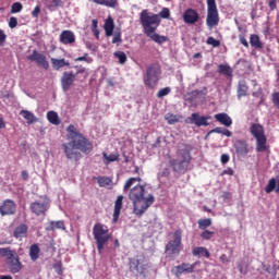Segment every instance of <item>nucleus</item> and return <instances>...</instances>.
I'll return each instance as SVG.
<instances>
[{"label":"nucleus","instance_id":"nucleus-1","mask_svg":"<svg viewBox=\"0 0 279 279\" xmlns=\"http://www.w3.org/2000/svg\"><path fill=\"white\" fill-rule=\"evenodd\" d=\"M136 182H141V177L129 178L124 183L123 193H128V197L133 204L134 215L136 217H143L147 213V209L156 202V197L154 194H147L145 185L136 184ZM134 184L136 185L134 186Z\"/></svg>","mask_w":279,"mask_h":279},{"label":"nucleus","instance_id":"nucleus-2","mask_svg":"<svg viewBox=\"0 0 279 279\" xmlns=\"http://www.w3.org/2000/svg\"><path fill=\"white\" fill-rule=\"evenodd\" d=\"M69 132L68 143L61 145L65 158L72 162H80L82 154H90L94 149L93 142L82 134L75 125L70 124L66 129Z\"/></svg>","mask_w":279,"mask_h":279},{"label":"nucleus","instance_id":"nucleus-3","mask_svg":"<svg viewBox=\"0 0 279 279\" xmlns=\"http://www.w3.org/2000/svg\"><path fill=\"white\" fill-rule=\"evenodd\" d=\"M171 16V11L169 8H163L159 14L156 13H149L148 10H143L140 13V21L141 25L144 29L145 36L147 38H150L154 43H157V45H162L163 43H167L169 40V37L159 35L156 33V29L160 26V19H169Z\"/></svg>","mask_w":279,"mask_h":279},{"label":"nucleus","instance_id":"nucleus-4","mask_svg":"<svg viewBox=\"0 0 279 279\" xmlns=\"http://www.w3.org/2000/svg\"><path fill=\"white\" fill-rule=\"evenodd\" d=\"M192 147L189 144H181L180 148L177 151V156L180 158L170 160V166L173 171L177 173H182L189 169V165H191V160L193 157L191 156Z\"/></svg>","mask_w":279,"mask_h":279},{"label":"nucleus","instance_id":"nucleus-5","mask_svg":"<svg viewBox=\"0 0 279 279\" xmlns=\"http://www.w3.org/2000/svg\"><path fill=\"white\" fill-rule=\"evenodd\" d=\"M93 235L96 241L98 254H104V247L110 241V230L101 222H97L93 227Z\"/></svg>","mask_w":279,"mask_h":279},{"label":"nucleus","instance_id":"nucleus-6","mask_svg":"<svg viewBox=\"0 0 279 279\" xmlns=\"http://www.w3.org/2000/svg\"><path fill=\"white\" fill-rule=\"evenodd\" d=\"M250 134L255 138V149L258 154L267 151V135H265V126L260 123H252Z\"/></svg>","mask_w":279,"mask_h":279},{"label":"nucleus","instance_id":"nucleus-7","mask_svg":"<svg viewBox=\"0 0 279 279\" xmlns=\"http://www.w3.org/2000/svg\"><path fill=\"white\" fill-rule=\"evenodd\" d=\"M74 69H76V72L73 71L70 72H63L61 76V88L64 93H68V90H71V86L75 83V80L77 75L82 73H86V68L82 65H75Z\"/></svg>","mask_w":279,"mask_h":279},{"label":"nucleus","instance_id":"nucleus-8","mask_svg":"<svg viewBox=\"0 0 279 279\" xmlns=\"http://www.w3.org/2000/svg\"><path fill=\"white\" fill-rule=\"evenodd\" d=\"M182 252V229H178L172 234V240L166 244V253L169 256H180Z\"/></svg>","mask_w":279,"mask_h":279},{"label":"nucleus","instance_id":"nucleus-9","mask_svg":"<svg viewBox=\"0 0 279 279\" xmlns=\"http://www.w3.org/2000/svg\"><path fill=\"white\" fill-rule=\"evenodd\" d=\"M206 25L209 29L219 25V10L216 0H207V17Z\"/></svg>","mask_w":279,"mask_h":279},{"label":"nucleus","instance_id":"nucleus-10","mask_svg":"<svg viewBox=\"0 0 279 279\" xmlns=\"http://www.w3.org/2000/svg\"><path fill=\"white\" fill-rule=\"evenodd\" d=\"M129 269L132 274H136V276H147L148 266L145 264L144 259L131 258L129 262Z\"/></svg>","mask_w":279,"mask_h":279},{"label":"nucleus","instance_id":"nucleus-11","mask_svg":"<svg viewBox=\"0 0 279 279\" xmlns=\"http://www.w3.org/2000/svg\"><path fill=\"white\" fill-rule=\"evenodd\" d=\"M199 263L195 262L194 264L181 263L180 265L173 266L171 268V274L175 278H180L183 274H195V267H197Z\"/></svg>","mask_w":279,"mask_h":279},{"label":"nucleus","instance_id":"nucleus-12","mask_svg":"<svg viewBox=\"0 0 279 279\" xmlns=\"http://www.w3.org/2000/svg\"><path fill=\"white\" fill-rule=\"evenodd\" d=\"M158 75H160V69L156 65H151L146 71V78H145V85L148 86V88H156V84H158Z\"/></svg>","mask_w":279,"mask_h":279},{"label":"nucleus","instance_id":"nucleus-13","mask_svg":"<svg viewBox=\"0 0 279 279\" xmlns=\"http://www.w3.org/2000/svg\"><path fill=\"white\" fill-rule=\"evenodd\" d=\"M27 60H29V62H36L37 66H40L45 71H49V61L47 60V56L38 52V50H33L32 54L27 57Z\"/></svg>","mask_w":279,"mask_h":279},{"label":"nucleus","instance_id":"nucleus-14","mask_svg":"<svg viewBox=\"0 0 279 279\" xmlns=\"http://www.w3.org/2000/svg\"><path fill=\"white\" fill-rule=\"evenodd\" d=\"M210 116H201L199 113H192L191 117L187 118V123L196 125V128H208L210 123Z\"/></svg>","mask_w":279,"mask_h":279},{"label":"nucleus","instance_id":"nucleus-15","mask_svg":"<svg viewBox=\"0 0 279 279\" xmlns=\"http://www.w3.org/2000/svg\"><path fill=\"white\" fill-rule=\"evenodd\" d=\"M1 217H8L11 215H16V203L12 199H5L0 205Z\"/></svg>","mask_w":279,"mask_h":279},{"label":"nucleus","instance_id":"nucleus-16","mask_svg":"<svg viewBox=\"0 0 279 279\" xmlns=\"http://www.w3.org/2000/svg\"><path fill=\"white\" fill-rule=\"evenodd\" d=\"M29 209L34 215L40 217L49 209V203L47 201H35L31 204Z\"/></svg>","mask_w":279,"mask_h":279},{"label":"nucleus","instance_id":"nucleus-17","mask_svg":"<svg viewBox=\"0 0 279 279\" xmlns=\"http://www.w3.org/2000/svg\"><path fill=\"white\" fill-rule=\"evenodd\" d=\"M183 21L187 25H195L199 21V13L195 9H186L183 13Z\"/></svg>","mask_w":279,"mask_h":279},{"label":"nucleus","instance_id":"nucleus-18","mask_svg":"<svg viewBox=\"0 0 279 279\" xmlns=\"http://www.w3.org/2000/svg\"><path fill=\"white\" fill-rule=\"evenodd\" d=\"M123 199H125V197L123 195H119L114 201L112 223H117V221H119V217H121V210H123Z\"/></svg>","mask_w":279,"mask_h":279},{"label":"nucleus","instance_id":"nucleus-19","mask_svg":"<svg viewBox=\"0 0 279 279\" xmlns=\"http://www.w3.org/2000/svg\"><path fill=\"white\" fill-rule=\"evenodd\" d=\"M233 147L239 156H247L250 151V145L245 140H236Z\"/></svg>","mask_w":279,"mask_h":279},{"label":"nucleus","instance_id":"nucleus-20","mask_svg":"<svg viewBox=\"0 0 279 279\" xmlns=\"http://www.w3.org/2000/svg\"><path fill=\"white\" fill-rule=\"evenodd\" d=\"M28 230H29V227H27V225L21 223L13 231L14 239H17L19 241H23V239H27Z\"/></svg>","mask_w":279,"mask_h":279},{"label":"nucleus","instance_id":"nucleus-21","mask_svg":"<svg viewBox=\"0 0 279 279\" xmlns=\"http://www.w3.org/2000/svg\"><path fill=\"white\" fill-rule=\"evenodd\" d=\"M61 45H73L75 43V33L73 31H63L60 34Z\"/></svg>","mask_w":279,"mask_h":279},{"label":"nucleus","instance_id":"nucleus-22","mask_svg":"<svg viewBox=\"0 0 279 279\" xmlns=\"http://www.w3.org/2000/svg\"><path fill=\"white\" fill-rule=\"evenodd\" d=\"M7 265L11 274H19L21 269H23V264L21 263V258L19 257V255L14 259L7 262Z\"/></svg>","mask_w":279,"mask_h":279},{"label":"nucleus","instance_id":"nucleus-23","mask_svg":"<svg viewBox=\"0 0 279 279\" xmlns=\"http://www.w3.org/2000/svg\"><path fill=\"white\" fill-rule=\"evenodd\" d=\"M214 118L218 123H221V125H225L226 128H230V125H232V118H230L226 112L217 113Z\"/></svg>","mask_w":279,"mask_h":279},{"label":"nucleus","instance_id":"nucleus-24","mask_svg":"<svg viewBox=\"0 0 279 279\" xmlns=\"http://www.w3.org/2000/svg\"><path fill=\"white\" fill-rule=\"evenodd\" d=\"M250 90V86H247V82L245 80L239 81L238 83V99H242V97H247V93Z\"/></svg>","mask_w":279,"mask_h":279},{"label":"nucleus","instance_id":"nucleus-25","mask_svg":"<svg viewBox=\"0 0 279 279\" xmlns=\"http://www.w3.org/2000/svg\"><path fill=\"white\" fill-rule=\"evenodd\" d=\"M50 62H51L52 69H54V71H60V69H64V66H71V63L69 61H66V59L51 58Z\"/></svg>","mask_w":279,"mask_h":279},{"label":"nucleus","instance_id":"nucleus-26","mask_svg":"<svg viewBox=\"0 0 279 279\" xmlns=\"http://www.w3.org/2000/svg\"><path fill=\"white\" fill-rule=\"evenodd\" d=\"M20 116L23 117L28 124L36 123V121H38V118H36L29 110H21Z\"/></svg>","mask_w":279,"mask_h":279},{"label":"nucleus","instance_id":"nucleus-27","mask_svg":"<svg viewBox=\"0 0 279 279\" xmlns=\"http://www.w3.org/2000/svg\"><path fill=\"white\" fill-rule=\"evenodd\" d=\"M97 5H105L106 8H117L119 2L117 0H89Z\"/></svg>","mask_w":279,"mask_h":279},{"label":"nucleus","instance_id":"nucleus-28","mask_svg":"<svg viewBox=\"0 0 279 279\" xmlns=\"http://www.w3.org/2000/svg\"><path fill=\"white\" fill-rule=\"evenodd\" d=\"M279 193V181L276 182V180L272 178L268 181V184L265 187V193Z\"/></svg>","mask_w":279,"mask_h":279},{"label":"nucleus","instance_id":"nucleus-29","mask_svg":"<svg viewBox=\"0 0 279 279\" xmlns=\"http://www.w3.org/2000/svg\"><path fill=\"white\" fill-rule=\"evenodd\" d=\"M192 254L193 256H205V258H210V252L204 246L194 247Z\"/></svg>","mask_w":279,"mask_h":279},{"label":"nucleus","instance_id":"nucleus-30","mask_svg":"<svg viewBox=\"0 0 279 279\" xmlns=\"http://www.w3.org/2000/svg\"><path fill=\"white\" fill-rule=\"evenodd\" d=\"M47 120L52 125H60V123H61L60 116H58V112H56V111H48L47 112Z\"/></svg>","mask_w":279,"mask_h":279},{"label":"nucleus","instance_id":"nucleus-31","mask_svg":"<svg viewBox=\"0 0 279 279\" xmlns=\"http://www.w3.org/2000/svg\"><path fill=\"white\" fill-rule=\"evenodd\" d=\"M218 73L226 77H232V68L229 64H220L218 65Z\"/></svg>","mask_w":279,"mask_h":279},{"label":"nucleus","instance_id":"nucleus-32","mask_svg":"<svg viewBox=\"0 0 279 279\" xmlns=\"http://www.w3.org/2000/svg\"><path fill=\"white\" fill-rule=\"evenodd\" d=\"M105 32L106 36H112V33L114 32V20H112V17L106 20Z\"/></svg>","mask_w":279,"mask_h":279},{"label":"nucleus","instance_id":"nucleus-33","mask_svg":"<svg viewBox=\"0 0 279 279\" xmlns=\"http://www.w3.org/2000/svg\"><path fill=\"white\" fill-rule=\"evenodd\" d=\"M39 255H40V247L38 246V244H32L29 247L31 259L35 263V260H38Z\"/></svg>","mask_w":279,"mask_h":279},{"label":"nucleus","instance_id":"nucleus-34","mask_svg":"<svg viewBox=\"0 0 279 279\" xmlns=\"http://www.w3.org/2000/svg\"><path fill=\"white\" fill-rule=\"evenodd\" d=\"M250 43L251 46L254 47V49H263V43L260 41V37L258 35H251Z\"/></svg>","mask_w":279,"mask_h":279},{"label":"nucleus","instance_id":"nucleus-35","mask_svg":"<svg viewBox=\"0 0 279 279\" xmlns=\"http://www.w3.org/2000/svg\"><path fill=\"white\" fill-rule=\"evenodd\" d=\"M165 119H166V121H168L169 125H175V123H180V119H182V116L167 113L165 116Z\"/></svg>","mask_w":279,"mask_h":279},{"label":"nucleus","instance_id":"nucleus-36","mask_svg":"<svg viewBox=\"0 0 279 279\" xmlns=\"http://www.w3.org/2000/svg\"><path fill=\"white\" fill-rule=\"evenodd\" d=\"M199 230H206V228H210L213 226V219L204 218L197 221Z\"/></svg>","mask_w":279,"mask_h":279},{"label":"nucleus","instance_id":"nucleus-37","mask_svg":"<svg viewBox=\"0 0 279 279\" xmlns=\"http://www.w3.org/2000/svg\"><path fill=\"white\" fill-rule=\"evenodd\" d=\"M49 230H66V227H64V221L62 220L51 221Z\"/></svg>","mask_w":279,"mask_h":279},{"label":"nucleus","instance_id":"nucleus-38","mask_svg":"<svg viewBox=\"0 0 279 279\" xmlns=\"http://www.w3.org/2000/svg\"><path fill=\"white\" fill-rule=\"evenodd\" d=\"M97 182L100 187H106L112 184V179L110 177H98Z\"/></svg>","mask_w":279,"mask_h":279},{"label":"nucleus","instance_id":"nucleus-39","mask_svg":"<svg viewBox=\"0 0 279 279\" xmlns=\"http://www.w3.org/2000/svg\"><path fill=\"white\" fill-rule=\"evenodd\" d=\"M113 56L114 58H118L120 64H125V62H128V54L123 51H117Z\"/></svg>","mask_w":279,"mask_h":279},{"label":"nucleus","instance_id":"nucleus-40","mask_svg":"<svg viewBox=\"0 0 279 279\" xmlns=\"http://www.w3.org/2000/svg\"><path fill=\"white\" fill-rule=\"evenodd\" d=\"M20 12H23V3L14 2L11 5V14H19Z\"/></svg>","mask_w":279,"mask_h":279},{"label":"nucleus","instance_id":"nucleus-41","mask_svg":"<svg viewBox=\"0 0 279 279\" xmlns=\"http://www.w3.org/2000/svg\"><path fill=\"white\" fill-rule=\"evenodd\" d=\"M102 156H104L105 160H107L108 163L117 162V160H119V154L108 155V154L104 153Z\"/></svg>","mask_w":279,"mask_h":279},{"label":"nucleus","instance_id":"nucleus-42","mask_svg":"<svg viewBox=\"0 0 279 279\" xmlns=\"http://www.w3.org/2000/svg\"><path fill=\"white\" fill-rule=\"evenodd\" d=\"M215 236V231L205 230L201 233V239H204V241H210Z\"/></svg>","mask_w":279,"mask_h":279},{"label":"nucleus","instance_id":"nucleus-43","mask_svg":"<svg viewBox=\"0 0 279 279\" xmlns=\"http://www.w3.org/2000/svg\"><path fill=\"white\" fill-rule=\"evenodd\" d=\"M170 93H171V87H165L157 93V97L158 99H162V97H167V95H169Z\"/></svg>","mask_w":279,"mask_h":279},{"label":"nucleus","instance_id":"nucleus-44","mask_svg":"<svg viewBox=\"0 0 279 279\" xmlns=\"http://www.w3.org/2000/svg\"><path fill=\"white\" fill-rule=\"evenodd\" d=\"M238 269H239L240 274H242L243 276H246V274L248 271V266L244 262H241L238 264Z\"/></svg>","mask_w":279,"mask_h":279},{"label":"nucleus","instance_id":"nucleus-45","mask_svg":"<svg viewBox=\"0 0 279 279\" xmlns=\"http://www.w3.org/2000/svg\"><path fill=\"white\" fill-rule=\"evenodd\" d=\"M49 2L48 10H53V8H60L62 5V0H47Z\"/></svg>","mask_w":279,"mask_h":279},{"label":"nucleus","instance_id":"nucleus-46","mask_svg":"<svg viewBox=\"0 0 279 279\" xmlns=\"http://www.w3.org/2000/svg\"><path fill=\"white\" fill-rule=\"evenodd\" d=\"M206 43L211 45V47H221V41L219 39H215V37H208Z\"/></svg>","mask_w":279,"mask_h":279},{"label":"nucleus","instance_id":"nucleus-47","mask_svg":"<svg viewBox=\"0 0 279 279\" xmlns=\"http://www.w3.org/2000/svg\"><path fill=\"white\" fill-rule=\"evenodd\" d=\"M267 5L270 12H274L275 10H278V0H267Z\"/></svg>","mask_w":279,"mask_h":279},{"label":"nucleus","instance_id":"nucleus-48","mask_svg":"<svg viewBox=\"0 0 279 279\" xmlns=\"http://www.w3.org/2000/svg\"><path fill=\"white\" fill-rule=\"evenodd\" d=\"M17 256H19V253H16V251H13L11 248V251H9V254L5 256L7 263H10V260L15 259Z\"/></svg>","mask_w":279,"mask_h":279},{"label":"nucleus","instance_id":"nucleus-49","mask_svg":"<svg viewBox=\"0 0 279 279\" xmlns=\"http://www.w3.org/2000/svg\"><path fill=\"white\" fill-rule=\"evenodd\" d=\"M19 25V20L15 16H11L9 20V27L14 29Z\"/></svg>","mask_w":279,"mask_h":279},{"label":"nucleus","instance_id":"nucleus-50","mask_svg":"<svg viewBox=\"0 0 279 279\" xmlns=\"http://www.w3.org/2000/svg\"><path fill=\"white\" fill-rule=\"evenodd\" d=\"M11 250L12 248H10V247H0V256L2 258H5L10 254Z\"/></svg>","mask_w":279,"mask_h":279},{"label":"nucleus","instance_id":"nucleus-51","mask_svg":"<svg viewBox=\"0 0 279 279\" xmlns=\"http://www.w3.org/2000/svg\"><path fill=\"white\" fill-rule=\"evenodd\" d=\"M8 35H5V32H3V29H0V47L5 44Z\"/></svg>","mask_w":279,"mask_h":279},{"label":"nucleus","instance_id":"nucleus-52","mask_svg":"<svg viewBox=\"0 0 279 279\" xmlns=\"http://www.w3.org/2000/svg\"><path fill=\"white\" fill-rule=\"evenodd\" d=\"M220 162L222 165H228V162H230V155L228 154H222L220 157Z\"/></svg>","mask_w":279,"mask_h":279},{"label":"nucleus","instance_id":"nucleus-53","mask_svg":"<svg viewBox=\"0 0 279 279\" xmlns=\"http://www.w3.org/2000/svg\"><path fill=\"white\" fill-rule=\"evenodd\" d=\"M40 15V5H36L35 9L32 11L33 19H38Z\"/></svg>","mask_w":279,"mask_h":279},{"label":"nucleus","instance_id":"nucleus-54","mask_svg":"<svg viewBox=\"0 0 279 279\" xmlns=\"http://www.w3.org/2000/svg\"><path fill=\"white\" fill-rule=\"evenodd\" d=\"M239 40H240L241 45L246 47V49L250 47V43H247V39L245 38V36L240 35Z\"/></svg>","mask_w":279,"mask_h":279},{"label":"nucleus","instance_id":"nucleus-55","mask_svg":"<svg viewBox=\"0 0 279 279\" xmlns=\"http://www.w3.org/2000/svg\"><path fill=\"white\" fill-rule=\"evenodd\" d=\"M75 62H90V60H88V53H84L83 57L76 58Z\"/></svg>","mask_w":279,"mask_h":279},{"label":"nucleus","instance_id":"nucleus-56","mask_svg":"<svg viewBox=\"0 0 279 279\" xmlns=\"http://www.w3.org/2000/svg\"><path fill=\"white\" fill-rule=\"evenodd\" d=\"M223 130H225L223 128L218 126V128L209 131V134H223Z\"/></svg>","mask_w":279,"mask_h":279},{"label":"nucleus","instance_id":"nucleus-57","mask_svg":"<svg viewBox=\"0 0 279 279\" xmlns=\"http://www.w3.org/2000/svg\"><path fill=\"white\" fill-rule=\"evenodd\" d=\"M161 178H169V175H171V170H169V168H165L161 173H160Z\"/></svg>","mask_w":279,"mask_h":279},{"label":"nucleus","instance_id":"nucleus-58","mask_svg":"<svg viewBox=\"0 0 279 279\" xmlns=\"http://www.w3.org/2000/svg\"><path fill=\"white\" fill-rule=\"evenodd\" d=\"M117 43H121V33L114 34L112 38V44L117 45Z\"/></svg>","mask_w":279,"mask_h":279},{"label":"nucleus","instance_id":"nucleus-59","mask_svg":"<svg viewBox=\"0 0 279 279\" xmlns=\"http://www.w3.org/2000/svg\"><path fill=\"white\" fill-rule=\"evenodd\" d=\"M219 260L223 265H226V263H230V259L228 258V255H226V254L220 255Z\"/></svg>","mask_w":279,"mask_h":279},{"label":"nucleus","instance_id":"nucleus-60","mask_svg":"<svg viewBox=\"0 0 279 279\" xmlns=\"http://www.w3.org/2000/svg\"><path fill=\"white\" fill-rule=\"evenodd\" d=\"M222 175H234V170H232V168H228L222 171Z\"/></svg>","mask_w":279,"mask_h":279},{"label":"nucleus","instance_id":"nucleus-61","mask_svg":"<svg viewBox=\"0 0 279 279\" xmlns=\"http://www.w3.org/2000/svg\"><path fill=\"white\" fill-rule=\"evenodd\" d=\"M222 135L230 137V136H232V132L230 130H228V129H223Z\"/></svg>","mask_w":279,"mask_h":279},{"label":"nucleus","instance_id":"nucleus-62","mask_svg":"<svg viewBox=\"0 0 279 279\" xmlns=\"http://www.w3.org/2000/svg\"><path fill=\"white\" fill-rule=\"evenodd\" d=\"M97 25H98L97 20H93V21H92V31H93V29H97Z\"/></svg>","mask_w":279,"mask_h":279},{"label":"nucleus","instance_id":"nucleus-63","mask_svg":"<svg viewBox=\"0 0 279 279\" xmlns=\"http://www.w3.org/2000/svg\"><path fill=\"white\" fill-rule=\"evenodd\" d=\"M5 128V122L3 121V118H0V130H3Z\"/></svg>","mask_w":279,"mask_h":279},{"label":"nucleus","instance_id":"nucleus-64","mask_svg":"<svg viewBox=\"0 0 279 279\" xmlns=\"http://www.w3.org/2000/svg\"><path fill=\"white\" fill-rule=\"evenodd\" d=\"M0 279H13L10 275L0 276Z\"/></svg>","mask_w":279,"mask_h":279}]
</instances>
